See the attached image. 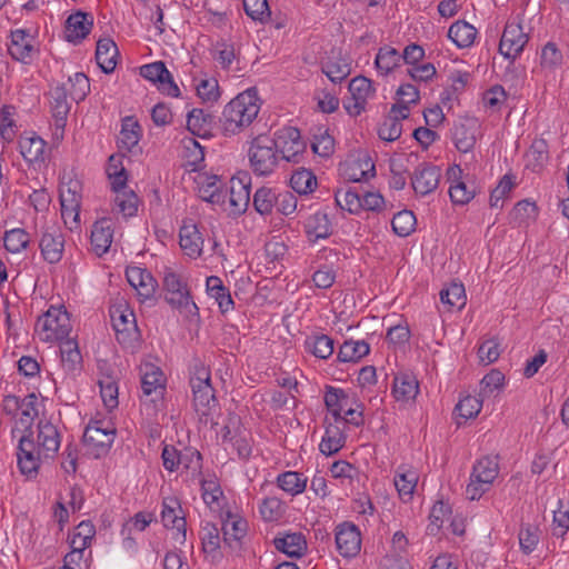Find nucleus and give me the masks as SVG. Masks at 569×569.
Returning a JSON list of instances; mask_svg holds the SVG:
<instances>
[{
	"instance_id": "nucleus-1",
	"label": "nucleus",
	"mask_w": 569,
	"mask_h": 569,
	"mask_svg": "<svg viewBox=\"0 0 569 569\" xmlns=\"http://www.w3.org/2000/svg\"><path fill=\"white\" fill-rule=\"evenodd\" d=\"M258 101L256 90L249 89L227 103L219 118L222 134L230 137L249 127L259 113L260 106Z\"/></svg>"
},
{
	"instance_id": "nucleus-2",
	"label": "nucleus",
	"mask_w": 569,
	"mask_h": 569,
	"mask_svg": "<svg viewBox=\"0 0 569 569\" xmlns=\"http://www.w3.org/2000/svg\"><path fill=\"white\" fill-rule=\"evenodd\" d=\"M248 158L250 168L256 176L272 174L280 159L277 140L266 134L254 137L248 150Z\"/></svg>"
},
{
	"instance_id": "nucleus-3",
	"label": "nucleus",
	"mask_w": 569,
	"mask_h": 569,
	"mask_svg": "<svg viewBox=\"0 0 569 569\" xmlns=\"http://www.w3.org/2000/svg\"><path fill=\"white\" fill-rule=\"evenodd\" d=\"M71 329L69 313L63 306H51L46 313L38 318L34 326V332L44 342L67 339Z\"/></svg>"
},
{
	"instance_id": "nucleus-4",
	"label": "nucleus",
	"mask_w": 569,
	"mask_h": 569,
	"mask_svg": "<svg viewBox=\"0 0 569 569\" xmlns=\"http://www.w3.org/2000/svg\"><path fill=\"white\" fill-rule=\"evenodd\" d=\"M81 190V181L72 178L67 182L62 180L59 189L61 217L71 231L77 229L80 222Z\"/></svg>"
},
{
	"instance_id": "nucleus-5",
	"label": "nucleus",
	"mask_w": 569,
	"mask_h": 569,
	"mask_svg": "<svg viewBox=\"0 0 569 569\" xmlns=\"http://www.w3.org/2000/svg\"><path fill=\"white\" fill-rule=\"evenodd\" d=\"M116 437V429L103 427V421L97 420L91 421L83 432V445L87 448V453L92 456L94 459L104 457Z\"/></svg>"
},
{
	"instance_id": "nucleus-6",
	"label": "nucleus",
	"mask_w": 569,
	"mask_h": 569,
	"mask_svg": "<svg viewBox=\"0 0 569 569\" xmlns=\"http://www.w3.org/2000/svg\"><path fill=\"white\" fill-rule=\"evenodd\" d=\"M140 76L157 84L158 90L166 96L178 98L180 89L167 69L164 62L156 61L140 67Z\"/></svg>"
},
{
	"instance_id": "nucleus-7",
	"label": "nucleus",
	"mask_w": 569,
	"mask_h": 569,
	"mask_svg": "<svg viewBox=\"0 0 569 569\" xmlns=\"http://www.w3.org/2000/svg\"><path fill=\"white\" fill-rule=\"evenodd\" d=\"M223 547L236 556H241L242 540L247 535L248 522L241 517L232 515L230 511L222 519Z\"/></svg>"
},
{
	"instance_id": "nucleus-8",
	"label": "nucleus",
	"mask_w": 569,
	"mask_h": 569,
	"mask_svg": "<svg viewBox=\"0 0 569 569\" xmlns=\"http://www.w3.org/2000/svg\"><path fill=\"white\" fill-rule=\"evenodd\" d=\"M30 433L22 435L18 445V468L28 478L36 477L40 467V452Z\"/></svg>"
},
{
	"instance_id": "nucleus-9",
	"label": "nucleus",
	"mask_w": 569,
	"mask_h": 569,
	"mask_svg": "<svg viewBox=\"0 0 569 569\" xmlns=\"http://www.w3.org/2000/svg\"><path fill=\"white\" fill-rule=\"evenodd\" d=\"M335 540L337 550L343 558H352L360 552L361 533L359 528L350 521H345L336 527Z\"/></svg>"
},
{
	"instance_id": "nucleus-10",
	"label": "nucleus",
	"mask_w": 569,
	"mask_h": 569,
	"mask_svg": "<svg viewBox=\"0 0 569 569\" xmlns=\"http://www.w3.org/2000/svg\"><path fill=\"white\" fill-rule=\"evenodd\" d=\"M529 37L518 22H508L502 32L499 52L512 61L522 52Z\"/></svg>"
},
{
	"instance_id": "nucleus-11",
	"label": "nucleus",
	"mask_w": 569,
	"mask_h": 569,
	"mask_svg": "<svg viewBox=\"0 0 569 569\" xmlns=\"http://www.w3.org/2000/svg\"><path fill=\"white\" fill-rule=\"evenodd\" d=\"M126 278L129 284L136 289L141 301L150 300L154 297L158 282L150 271L140 267H127Z\"/></svg>"
},
{
	"instance_id": "nucleus-12",
	"label": "nucleus",
	"mask_w": 569,
	"mask_h": 569,
	"mask_svg": "<svg viewBox=\"0 0 569 569\" xmlns=\"http://www.w3.org/2000/svg\"><path fill=\"white\" fill-rule=\"evenodd\" d=\"M282 140L281 147L278 146L280 159L287 162L299 163L306 151V142L301 139L300 131L297 128L289 127L279 136Z\"/></svg>"
},
{
	"instance_id": "nucleus-13",
	"label": "nucleus",
	"mask_w": 569,
	"mask_h": 569,
	"mask_svg": "<svg viewBox=\"0 0 569 569\" xmlns=\"http://www.w3.org/2000/svg\"><path fill=\"white\" fill-rule=\"evenodd\" d=\"M39 247L41 254L47 262L57 263L61 260L63 253V234L58 228H47L42 233Z\"/></svg>"
},
{
	"instance_id": "nucleus-14",
	"label": "nucleus",
	"mask_w": 569,
	"mask_h": 569,
	"mask_svg": "<svg viewBox=\"0 0 569 569\" xmlns=\"http://www.w3.org/2000/svg\"><path fill=\"white\" fill-rule=\"evenodd\" d=\"M93 26V18L90 13L77 11L66 20L64 37L68 42L78 43L83 40Z\"/></svg>"
},
{
	"instance_id": "nucleus-15",
	"label": "nucleus",
	"mask_w": 569,
	"mask_h": 569,
	"mask_svg": "<svg viewBox=\"0 0 569 569\" xmlns=\"http://www.w3.org/2000/svg\"><path fill=\"white\" fill-rule=\"evenodd\" d=\"M112 327L119 343H130L137 336V325L132 311L116 309L111 312Z\"/></svg>"
},
{
	"instance_id": "nucleus-16",
	"label": "nucleus",
	"mask_w": 569,
	"mask_h": 569,
	"mask_svg": "<svg viewBox=\"0 0 569 569\" xmlns=\"http://www.w3.org/2000/svg\"><path fill=\"white\" fill-rule=\"evenodd\" d=\"M60 433L50 421L38 422V448L44 458H53L60 448Z\"/></svg>"
},
{
	"instance_id": "nucleus-17",
	"label": "nucleus",
	"mask_w": 569,
	"mask_h": 569,
	"mask_svg": "<svg viewBox=\"0 0 569 569\" xmlns=\"http://www.w3.org/2000/svg\"><path fill=\"white\" fill-rule=\"evenodd\" d=\"M113 238V229L111 220L102 218L96 221L92 226L90 242L93 252L101 257L108 252Z\"/></svg>"
},
{
	"instance_id": "nucleus-18",
	"label": "nucleus",
	"mask_w": 569,
	"mask_h": 569,
	"mask_svg": "<svg viewBox=\"0 0 569 569\" xmlns=\"http://www.w3.org/2000/svg\"><path fill=\"white\" fill-rule=\"evenodd\" d=\"M401 61L406 64L412 66L407 69L408 74L417 82H427V64L416 66L425 57L423 47L411 43L407 46L402 53H400Z\"/></svg>"
},
{
	"instance_id": "nucleus-19",
	"label": "nucleus",
	"mask_w": 569,
	"mask_h": 569,
	"mask_svg": "<svg viewBox=\"0 0 569 569\" xmlns=\"http://www.w3.org/2000/svg\"><path fill=\"white\" fill-rule=\"evenodd\" d=\"M323 426L326 431L319 445V449L323 455L332 456L345 446L346 436L342 427L331 422L328 416L323 420Z\"/></svg>"
},
{
	"instance_id": "nucleus-20",
	"label": "nucleus",
	"mask_w": 569,
	"mask_h": 569,
	"mask_svg": "<svg viewBox=\"0 0 569 569\" xmlns=\"http://www.w3.org/2000/svg\"><path fill=\"white\" fill-rule=\"evenodd\" d=\"M479 124L476 119H467L455 127L453 140L456 148L460 152H469L473 149L477 141Z\"/></svg>"
},
{
	"instance_id": "nucleus-21",
	"label": "nucleus",
	"mask_w": 569,
	"mask_h": 569,
	"mask_svg": "<svg viewBox=\"0 0 569 569\" xmlns=\"http://www.w3.org/2000/svg\"><path fill=\"white\" fill-rule=\"evenodd\" d=\"M180 247L184 254L198 258L202 253L203 239L196 224H183L179 231Z\"/></svg>"
},
{
	"instance_id": "nucleus-22",
	"label": "nucleus",
	"mask_w": 569,
	"mask_h": 569,
	"mask_svg": "<svg viewBox=\"0 0 569 569\" xmlns=\"http://www.w3.org/2000/svg\"><path fill=\"white\" fill-rule=\"evenodd\" d=\"M30 36L22 29L11 32V42L8 52L12 59L27 63L32 56L33 46Z\"/></svg>"
},
{
	"instance_id": "nucleus-23",
	"label": "nucleus",
	"mask_w": 569,
	"mask_h": 569,
	"mask_svg": "<svg viewBox=\"0 0 569 569\" xmlns=\"http://www.w3.org/2000/svg\"><path fill=\"white\" fill-rule=\"evenodd\" d=\"M277 550L290 558H301L308 548L306 537L301 532L287 533L273 540Z\"/></svg>"
},
{
	"instance_id": "nucleus-24",
	"label": "nucleus",
	"mask_w": 569,
	"mask_h": 569,
	"mask_svg": "<svg viewBox=\"0 0 569 569\" xmlns=\"http://www.w3.org/2000/svg\"><path fill=\"white\" fill-rule=\"evenodd\" d=\"M119 54L116 42L110 38L98 40L96 48V61L104 73H111L116 69V58Z\"/></svg>"
},
{
	"instance_id": "nucleus-25",
	"label": "nucleus",
	"mask_w": 569,
	"mask_h": 569,
	"mask_svg": "<svg viewBox=\"0 0 569 569\" xmlns=\"http://www.w3.org/2000/svg\"><path fill=\"white\" fill-rule=\"evenodd\" d=\"M182 513L181 507L178 505V507H173L169 505L167 501H163V508L161 511V518L163 526L166 528H172L177 529V533L174 537V540L184 543L186 541V518L184 516L180 515Z\"/></svg>"
},
{
	"instance_id": "nucleus-26",
	"label": "nucleus",
	"mask_w": 569,
	"mask_h": 569,
	"mask_svg": "<svg viewBox=\"0 0 569 569\" xmlns=\"http://www.w3.org/2000/svg\"><path fill=\"white\" fill-rule=\"evenodd\" d=\"M250 202V182L232 178L230 180L229 203L234 213H243Z\"/></svg>"
},
{
	"instance_id": "nucleus-27",
	"label": "nucleus",
	"mask_w": 569,
	"mask_h": 569,
	"mask_svg": "<svg viewBox=\"0 0 569 569\" xmlns=\"http://www.w3.org/2000/svg\"><path fill=\"white\" fill-rule=\"evenodd\" d=\"M214 120L216 117L210 112L194 108L187 116V128L192 134L206 138L210 136Z\"/></svg>"
},
{
	"instance_id": "nucleus-28",
	"label": "nucleus",
	"mask_w": 569,
	"mask_h": 569,
	"mask_svg": "<svg viewBox=\"0 0 569 569\" xmlns=\"http://www.w3.org/2000/svg\"><path fill=\"white\" fill-rule=\"evenodd\" d=\"M419 392V381L411 372H401L395 377L392 393L397 400L415 399Z\"/></svg>"
},
{
	"instance_id": "nucleus-29",
	"label": "nucleus",
	"mask_w": 569,
	"mask_h": 569,
	"mask_svg": "<svg viewBox=\"0 0 569 569\" xmlns=\"http://www.w3.org/2000/svg\"><path fill=\"white\" fill-rule=\"evenodd\" d=\"M141 389L143 395L152 396L151 401H156L162 397L164 390V379L162 371L156 366H146V370L141 378Z\"/></svg>"
},
{
	"instance_id": "nucleus-30",
	"label": "nucleus",
	"mask_w": 569,
	"mask_h": 569,
	"mask_svg": "<svg viewBox=\"0 0 569 569\" xmlns=\"http://www.w3.org/2000/svg\"><path fill=\"white\" fill-rule=\"evenodd\" d=\"M202 550L206 555L211 558L212 562H220L222 559V553L220 551L221 540H220V531L217 525L212 522H206L202 526Z\"/></svg>"
},
{
	"instance_id": "nucleus-31",
	"label": "nucleus",
	"mask_w": 569,
	"mask_h": 569,
	"mask_svg": "<svg viewBox=\"0 0 569 569\" xmlns=\"http://www.w3.org/2000/svg\"><path fill=\"white\" fill-rule=\"evenodd\" d=\"M397 102L391 107V113H399L402 119L409 117V104L417 103L420 99V93L415 84L407 83L398 88Z\"/></svg>"
},
{
	"instance_id": "nucleus-32",
	"label": "nucleus",
	"mask_w": 569,
	"mask_h": 569,
	"mask_svg": "<svg viewBox=\"0 0 569 569\" xmlns=\"http://www.w3.org/2000/svg\"><path fill=\"white\" fill-rule=\"evenodd\" d=\"M499 473L497 457H482L475 463L471 476L477 482H482L490 487Z\"/></svg>"
},
{
	"instance_id": "nucleus-33",
	"label": "nucleus",
	"mask_w": 569,
	"mask_h": 569,
	"mask_svg": "<svg viewBox=\"0 0 569 569\" xmlns=\"http://www.w3.org/2000/svg\"><path fill=\"white\" fill-rule=\"evenodd\" d=\"M164 300L187 318L199 316V308L193 301L190 290L166 292Z\"/></svg>"
},
{
	"instance_id": "nucleus-34",
	"label": "nucleus",
	"mask_w": 569,
	"mask_h": 569,
	"mask_svg": "<svg viewBox=\"0 0 569 569\" xmlns=\"http://www.w3.org/2000/svg\"><path fill=\"white\" fill-rule=\"evenodd\" d=\"M306 232L311 242L319 239H327L332 233L331 222L327 213L316 212L310 216L306 223Z\"/></svg>"
},
{
	"instance_id": "nucleus-35",
	"label": "nucleus",
	"mask_w": 569,
	"mask_h": 569,
	"mask_svg": "<svg viewBox=\"0 0 569 569\" xmlns=\"http://www.w3.org/2000/svg\"><path fill=\"white\" fill-rule=\"evenodd\" d=\"M51 111L58 127H64L70 106L67 100V89L64 84H58L50 91Z\"/></svg>"
},
{
	"instance_id": "nucleus-36",
	"label": "nucleus",
	"mask_w": 569,
	"mask_h": 569,
	"mask_svg": "<svg viewBox=\"0 0 569 569\" xmlns=\"http://www.w3.org/2000/svg\"><path fill=\"white\" fill-rule=\"evenodd\" d=\"M208 293L216 299L222 313L233 309V300L230 291L226 288L219 277L210 276L206 281Z\"/></svg>"
},
{
	"instance_id": "nucleus-37",
	"label": "nucleus",
	"mask_w": 569,
	"mask_h": 569,
	"mask_svg": "<svg viewBox=\"0 0 569 569\" xmlns=\"http://www.w3.org/2000/svg\"><path fill=\"white\" fill-rule=\"evenodd\" d=\"M46 141L39 136L21 137L19 140L20 152L23 159L30 163L44 160Z\"/></svg>"
},
{
	"instance_id": "nucleus-38",
	"label": "nucleus",
	"mask_w": 569,
	"mask_h": 569,
	"mask_svg": "<svg viewBox=\"0 0 569 569\" xmlns=\"http://www.w3.org/2000/svg\"><path fill=\"white\" fill-rule=\"evenodd\" d=\"M193 393V406L198 415L200 416V420L207 418L211 410L218 406V400L214 396L213 387H208L207 385L202 387V389H198L192 391ZM208 420L204 419V422Z\"/></svg>"
},
{
	"instance_id": "nucleus-39",
	"label": "nucleus",
	"mask_w": 569,
	"mask_h": 569,
	"mask_svg": "<svg viewBox=\"0 0 569 569\" xmlns=\"http://www.w3.org/2000/svg\"><path fill=\"white\" fill-rule=\"evenodd\" d=\"M477 36V29L466 22L456 21L448 30V37L458 48H468L473 44Z\"/></svg>"
},
{
	"instance_id": "nucleus-40",
	"label": "nucleus",
	"mask_w": 569,
	"mask_h": 569,
	"mask_svg": "<svg viewBox=\"0 0 569 569\" xmlns=\"http://www.w3.org/2000/svg\"><path fill=\"white\" fill-rule=\"evenodd\" d=\"M370 352V346L365 340H346L339 349L337 359L340 362H358Z\"/></svg>"
},
{
	"instance_id": "nucleus-41",
	"label": "nucleus",
	"mask_w": 569,
	"mask_h": 569,
	"mask_svg": "<svg viewBox=\"0 0 569 569\" xmlns=\"http://www.w3.org/2000/svg\"><path fill=\"white\" fill-rule=\"evenodd\" d=\"M335 200L338 207L349 213L357 214L361 211V190L357 188L338 189Z\"/></svg>"
},
{
	"instance_id": "nucleus-42",
	"label": "nucleus",
	"mask_w": 569,
	"mask_h": 569,
	"mask_svg": "<svg viewBox=\"0 0 569 569\" xmlns=\"http://www.w3.org/2000/svg\"><path fill=\"white\" fill-rule=\"evenodd\" d=\"M401 57L397 49L383 46L378 50L375 66L381 74H388L400 66Z\"/></svg>"
},
{
	"instance_id": "nucleus-43",
	"label": "nucleus",
	"mask_w": 569,
	"mask_h": 569,
	"mask_svg": "<svg viewBox=\"0 0 569 569\" xmlns=\"http://www.w3.org/2000/svg\"><path fill=\"white\" fill-rule=\"evenodd\" d=\"M38 397L36 393H29L21 400V417L19 419V423L22 426V435L30 433L33 436L32 425L36 417H38L37 409Z\"/></svg>"
},
{
	"instance_id": "nucleus-44",
	"label": "nucleus",
	"mask_w": 569,
	"mask_h": 569,
	"mask_svg": "<svg viewBox=\"0 0 569 569\" xmlns=\"http://www.w3.org/2000/svg\"><path fill=\"white\" fill-rule=\"evenodd\" d=\"M140 137L141 133L139 123L131 117L124 118L122 121L120 137L118 139L119 147L130 151L138 144Z\"/></svg>"
},
{
	"instance_id": "nucleus-45",
	"label": "nucleus",
	"mask_w": 569,
	"mask_h": 569,
	"mask_svg": "<svg viewBox=\"0 0 569 569\" xmlns=\"http://www.w3.org/2000/svg\"><path fill=\"white\" fill-rule=\"evenodd\" d=\"M290 186L297 193L308 194L316 189L317 177L311 170L301 168L292 173Z\"/></svg>"
},
{
	"instance_id": "nucleus-46",
	"label": "nucleus",
	"mask_w": 569,
	"mask_h": 569,
	"mask_svg": "<svg viewBox=\"0 0 569 569\" xmlns=\"http://www.w3.org/2000/svg\"><path fill=\"white\" fill-rule=\"evenodd\" d=\"M276 189L261 187L254 194L252 204L254 210L261 216H268L272 213L274 204H277Z\"/></svg>"
},
{
	"instance_id": "nucleus-47",
	"label": "nucleus",
	"mask_w": 569,
	"mask_h": 569,
	"mask_svg": "<svg viewBox=\"0 0 569 569\" xmlns=\"http://www.w3.org/2000/svg\"><path fill=\"white\" fill-rule=\"evenodd\" d=\"M107 173L110 179L112 191L118 193L122 192L123 190H129L127 188V171L123 168L121 161L117 159L116 156H110Z\"/></svg>"
},
{
	"instance_id": "nucleus-48",
	"label": "nucleus",
	"mask_w": 569,
	"mask_h": 569,
	"mask_svg": "<svg viewBox=\"0 0 569 569\" xmlns=\"http://www.w3.org/2000/svg\"><path fill=\"white\" fill-rule=\"evenodd\" d=\"M277 482L283 491L296 496L305 491L307 478L296 471H286L278 476Z\"/></svg>"
},
{
	"instance_id": "nucleus-49",
	"label": "nucleus",
	"mask_w": 569,
	"mask_h": 569,
	"mask_svg": "<svg viewBox=\"0 0 569 569\" xmlns=\"http://www.w3.org/2000/svg\"><path fill=\"white\" fill-rule=\"evenodd\" d=\"M401 116L389 113L378 128V136L381 140L392 142L400 138L402 132Z\"/></svg>"
},
{
	"instance_id": "nucleus-50",
	"label": "nucleus",
	"mask_w": 569,
	"mask_h": 569,
	"mask_svg": "<svg viewBox=\"0 0 569 569\" xmlns=\"http://www.w3.org/2000/svg\"><path fill=\"white\" fill-rule=\"evenodd\" d=\"M96 528L91 521H81L70 539L71 549L84 551L91 545Z\"/></svg>"
},
{
	"instance_id": "nucleus-51",
	"label": "nucleus",
	"mask_w": 569,
	"mask_h": 569,
	"mask_svg": "<svg viewBox=\"0 0 569 569\" xmlns=\"http://www.w3.org/2000/svg\"><path fill=\"white\" fill-rule=\"evenodd\" d=\"M528 167L533 172H539L549 159L548 144L546 140H535L527 154Z\"/></svg>"
},
{
	"instance_id": "nucleus-52",
	"label": "nucleus",
	"mask_w": 569,
	"mask_h": 569,
	"mask_svg": "<svg viewBox=\"0 0 569 569\" xmlns=\"http://www.w3.org/2000/svg\"><path fill=\"white\" fill-rule=\"evenodd\" d=\"M439 295L442 303L451 308H457L458 310L462 309L467 301L465 287L461 282L450 283V286L443 288Z\"/></svg>"
},
{
	"instance_id": "nucleus-53",
	"label": "nucleus",
	"mask_w": 569,
	"mask_h": 569,
	"mask_svg": "<svg viewBox=\"0 0 569 569\" xmlns=\"http://www.w3.org/2000/svg\"><path fill=\"white\" fill-rule=\"evenodd\" d=\"M61 360L68 371H77L81 368L82 357L78 345L68 339L60 347Z\"/></svg>"
},
{
	"instance_id": "nucleus-54",
	"label": "nucleus",
	"mask_w": 569,
	"mask_h": 569,
	"mask_svg": "<svg viewBox=\"0 0 569 569\" xmlns=\"http://www.w3.org/2000/svg\"><path fill=\"white\" fill-rule=\"evenodd\" d=\"M451 513L452 510L449 503L443 500L436 501L429 512V533L438 532L445 521L450 519Z\"/></svg>"
},
{
	"instance_id": "nucleus-55",
	"label": "nucleus",
	"mask_w": 569,
	"mask_h": 569,
	"mask_svg": "<svg viewBox=\"0 0 569 569\" xmlns=\"http://www.w3.org/2000/svg\"><path fill=\"white\" fill-rule=\"evenodd\" d=\"M199 197L213 204L224 202L226 193L220 189L217 176L207 178V181L199 187Z\"/></svg>"
},
{
	"instance_id": "nucleus-56",
	"label": "nucleus",
	"mask_w": 569,
	"mask_h": 569,
	"mask_svg": "<svg viewBox=\"0 0 569 569\" xmlns=\"http://www.w3.org/2000/svg\"><path fill=\"white\" fill-rule=\"evenodd\" d=\"M100 387V395L102 398V401L104 406L111 410L113 408L118 407V385L116 379L110 376L106 375L98 381Z\"/></svg>"
},
{
	"instance_id": "nucleus-57",
	"label": "nucleus",
	"mask_w": 569,
	"mask_h": 569,
	"mask_svg": "<svg viewBox=\"0 0 569 569\" xmlns=\"http://www.w3.org/2000/svg\"><path fill=\"white\" fill-rule=\"evenodd\" d=\"M418 477L415 471L397 472L395 476V487L403 501L412 498L417 486Z\"/></svg>"
},
{
	"instance_id": "nucleus-58",
	"label": "nucleus",
	"mask_w": 569,
	"mask_h": 569,
	"mask_svg": "<svg viewBox=\"0 0 569 569\" xmlns=\"http://www.w3.org/2000/svg\"><path fill=\"white\" fill-rule=\"evenodd\" d=\"M138 202V196L133 190H123L116 193L114 206L118 212L122 213L126 218L133 217L137 213Z\"/></svg>"
},
{
	"instance_id": "nucleus-59",
	"label": "nucleus",
	"mask_w": 569,
	"mask_h": 569,
	"mask_svg": "<svg viewBox=\"0 0 569 569\" xmlns=\"http://www.w3.org/2000/svg\"><path fill=\"white\" fill-rule=\"evenodd\" d=\"M30 237L24 229L16 228L4 232V248L12 252L19 253L29 244Z\"/></svg>"
},
{
	"instance_id": "nucleus-60",
	"label": "nucleus",
	"mask_w": 569,
	"mask_h": 569,
	"mask_svg": "<svg viewBox=\"0 0 569 569\" xmlns=\"http://www.w3.org/2000/svg\"><path fill=\"white\" fill-rule=\"evenodd\" d=\"M417 223L416 217L410 210H401L391 220L392 229L400 237L409 236Z\"/></svg>"
},
{
	"instance_id": "nucleus-61",
	"label": "nucleus",
	"mask_w": 569,
	"mask_h": 569,
	"mask_svg": "<svg viewBox=\"0 0 569 569\" xmlns=\"http://www.w3.org/2000/svg\"><path fill=\"white\" fill-rule=\"evenodd\" d=\"M306 346L313 356L320 359H327L333 352V340L327 335H320L307 339Z\"/></svg>"
},
{
	"instance_id": "nucleus-62",
	"label": "nucleus",
	"mask_w": 569,
	"mask_h": 569,
	"mask_svg": "<svg viewBox=\"0 0 569 569\" xmlns=\"http://www.w3.org/2000/svg\"><path fill=\"white\" fill-rule=\"evenodd\" d=\"M243 9L253 21L266 23L270 20L271 11L268 0H243Z\"/></svg>"
},
{
	"instance_id": "nucleus-63",
	"label": "nucleus",
	"mask_w": 569,
	"mask_h": 569,
	"mask_svg": "<svg viewBox=\"0 0 569 569\" xmlns=\"http://www.w3.org/2000/svg\"><path fill=\"white\" fill-rule=\"evenodd\" d=\"M312 151L320 157H329L335 150V139L327 130L318 129V133L313 134L311 143Z\"/></svg>"
},
{
	"instance_id": "nucleus-64",
	"label": "nucleus",
	"mask_w": 569,
	"mask_h": 569,
	"mask_svg": "<svg viewBox=\"0 0 569 569\" xmlns=\"http://www.w3.org/2000/svg\"><path fill=\"white\" fill-rule=\"evenodd\" d=\"M323 73L332 81L333 83L342 82L350 74V64L345 60L339 61H328L322 67Z\"/></svg>"
}]
</instances>
